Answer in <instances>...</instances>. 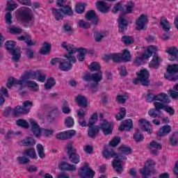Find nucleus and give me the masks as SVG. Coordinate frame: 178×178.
<instances>
[{"label": "nucleus", "mask_w": 178, "mask_h": 178, "mask_svg": "<svg viewBox=\"0 0 178 178\" xmlns=\"http://www.w3.org/2000/svg\"><path fill=\"white\" fill-rule=\"evenodd\" d=\"M97 122H98V114L94 113L89 118L88 123V127H89L88 136L90 138L95 137L99 133V130H102L105 136H108L112 133V124L108 120H102L99 126H94Z\"/></svg>", "instance_id": "obj_1"}, {"label": "nucleus", "mask_w": 178, "mask_h": 178, "mask_svg": "<svg viewBox=\"0 0 178 178\" xmlns=\"http://www.w3.org/2000/svg\"><path fill=\"white\" fill-rule=\"evenodd\" d=\"M61 46L64 49H66L68 54H65V58L60 61L59 69L63 72H69V70H72L73 63H76V57L73 54L77 52V49L73 44H67L66 42H63Z\"/></svg>", "instance_id": "obj_2"}, {"label": "nucleus", "mask_w": 178, "mask_h": 178, "mask_svg": "<svg viewBox=\"0 0 178 178\" xmlns=\"http://www.w3.org/2000/svg\"><path fill=\"white\" fill-rule=\"evenodd\" d=\"M15 16L18 23H24L25 26L34 24V13L29 7H21L15 12Z\"/></svg>", "instance_id": "obj_3"}, {"label": "nucleus", "mask_w": 178, "mask_h": 178, "mask_svg": "<svg viewBox=\"0 0 178 178\" xmlns=\"http://www.w3.org/2000/svg\"><path fill=\"white\" fill-rule=\"evenodd\" d=\"M29 122L24 120H17V126H20L24 129H29L31 127L35 137L40 138V130H41V127H40L38 122L33 118L29 119Z\"/></svg>", "instance_id": "obj_4"}, {"label": "nucleus", "mask_w": 178, "mask_h": 178, "mask_svg": "<svg viewBox=\"0 0 178 178\" xmlns=\"http://www.w3.org/2000/svg\"><path fill=\"white\" fill-rule=\"evenodd\" d=\"M112 157L114 158L113 161V169L118 175H122L123 172L122 161H126L127 157L123 156L121 153H116L113 149L112 150Z\"/></svg>", "instance_id": "obj_5"}, {"label": "nucleus", "mask_w": 178, "mask_h": 178, "mask_svg": "<svg viewBox=\"0 0 178 178\" xmlns=\"http://www.w3.org/2000/svg\"><path fill=\"white\" fill-rule=\"evenodd\" d=\"M26 74L24 72L20 76L19 79H17L16 78L10 77L8 79L6 83V87L8 88H11L12 87L17 88L19 90H23L26 87V85H24V83H26Z\"/></svg>", "instance_id": "obj_6"}, {"label": "nucleus", "mask_w": 178, "mask_h": 178, "mask_svg": "<svg viewBox=\"0 0 178 178\" xmlns=\"http://www.w3.org/2000/svg\"><path fill=\"white\" fill-rule=\"evenodd\" d=\"M51 13L56 20H62L63 15L65 16H73V8L70 6L65 5L62 7L60 10L56 8H51Z\"/></svg>", "instance_id": "obj_7"}, {"label": "nucleus", "mask_w": 178, "mask_h": 178, "mask_svg": "<svg viewBox=\"0 0 178 178\" xmlns=\"http://www.w3.org/2000/svg\"><path fill=\"white\" fill-rule=\"evenodd\" d=\"M147 102H154V101H160V102H163V104H169L170 102V99L165 93H160L159 95L153 94L151 90L148 91L147 95L146 97Z\"/></svg>", "instance_id": "obj_8"}, {"label": "nucleus", "mask_w": 178, "mask_h": 178, "mask_svg": "<svg viewBox=\"0 0 178 178\" xmlns=\"http://www.w3.org/2000/svg\"><path fill=\"white\" fill-rule=\"evenodd\" d=\"M154 108H152L149 110L148 115L150 118H153V119L158 118L161 119L163 116V113L161 111V109L165 110L166 105L163 104V103H161L159 102H154Z\"/></svg>", "instance_id": "obj_9"}, {"label": "nucleus", "mask_w": 178, "mask_h": 178, "mask_svg": "<svg viewBox=\"0 0 178 178\" xmlns=\"http://www.w3.org/2000/svg\"><path fill=\"white\" fill-rule=\"evenodd\" d=\"M6 48L8 51H10L13 62H19V59L22 56V52L19 49H15L16 47V42L12 40H8L6 42Z\"/></svg>", "instance_id": "obj_10"}, {"label": "nucleus", "mask_w": 178, "mask_h": 178, "mask_svg": "<svg viewBox=\"0 0 178 178\" xmlns=\"http://www.w3.org/2000/svg\"><path fill=\"white\" fill-rule=\"evenodd\" d=\"M158 51V47L156 46L150 45L147 47V51H145V54L142 55L140 57H136L134 63L136 66H141L143 65V60L144 59H148V58H151L152 56V54Z\"/></svg>", "instance_id": "obj_11"}, {"label": "nucleus", "mask_w": 178, "mask_h": 178, "mask_svg": "<svg viewBox=\"0 0 178 178\" xmlns=\"http://www.w3.org/2000/svg\"><path fill=\"white\" fill-rule=\"evenodd\" d=\"M155 165V161L152 160L147 161V164H145L144 168L140 170V173L143 178L148 177L150 173H152L153 175H156Z\"/></svg>", "instance_id": "obj_12"}, {"label": "nucleus", "mask_w": 178, "mask_h": 178, "mask_svg": "<svg viewBox=\"0 0 178 178\" xmlns=\"http://www.w3.org/2000/svg\"><path fill=\"white\" fill-rule=\"evenodd\" d=\"M178 64L168 65L167 67V74L164 75L166 80L170 81H176L178 80Z\"/></svg>", "instance_id": "obj_13"}, {"label": "nucleus", "mask_w": 178, "mask_h": 178, "mask_svg": "<svg viewBox=\"0 0 178 178\" xmlns=\"http://www.w3.org/2000/svg\"><path fill=\"white\" fill-rule=\"evenodd\" d=\"M32 106L33 102L30 101H26L23 103V107L20 106H17L15 108L11 110V112L15 116H17L18 115H22V113H29Z\"/></svg>", "instance_id": "obj_14"}, {"label": "nucleus", "mask_w": 178, "mask_h": 178, "mask_svg": "<svg viewBox=\"0 0 178 178\" xmlns=\"http://www.w3.org/2000/svg\"><path fill=\"white\" fill-rule=\"evenodd\" d=\"M25 77L27 80H36V81H40V83H44L47 76L40 71H32V72H25Z\"/></svg>", "instance_id": "obj_15"}, {"label": "nucleus", "mask_w": 178, "mask_h": 178, "mask_svg": "<svg viewBox=\"0 0 178 178\" xmlns=\"http://www.w3.org/2000/svg\"><path fill=\"white\" fill-rule=\"evenodd\" d=\"M83 80L85 81H94L95 83L90 86V88H97L98 87V83L102 80V72L98 71L97 73L91 75L86 74L83 76Z\"/></svg>", "instance_id": "obj_16"}, {"label": "nucleus", "mask_w": 178, "mask_h": 178, "mask_svg": "<svg viewBox=\"0 0 178 178\" xmlns=\"http://www.w3.org/2000/svg\"><path fill=\"white\" fill-rule=\"evenodd\" d=\"M78 175L80 178H94L95 172L90 168L88 163H85L83 166L80 168Z\"/></svg>", "instance_id": "obj_17"}, {"label": "nucleus", "mask_w": 178, "mask_h": 178, "mask_svg": "<svg viewBox=\"0 0 178 178\" xmlns=\"http://www.w3.org/2000/svg\"><path fill=\"white\" fill-rule=\"evenodd\" d=\"M111 1H112V0H98L95 2V6L98 12L106 14L111 9V5L108 4L106 2Z\"/></svg>", "instance_id": "obj_18"}, {"label": "nucleus", "mask_w": 178, "mask_h": 178, "mask_svg": "<svg viewBox=\"0 0 178 178\" xmlns=\"http://www.w3.org/2000/svg\"><path fill=\"white\" fill-rule=\"evenodd\" d=\"M136 74L140 80V83L145 87L149 86V72L147 70H141L139 72H136Z\"/></svg>", "instance_id": "obj_19"}, {"label": "nucleus", "mask_w": 178, "mask_h": 178, "mask_svg": "<svg viewBox=\"0 0 178 178\" xmlns=\"http://www.w3.org/2000/svg\"><path fill=\"white\" fill-rule=\"evenodd\" d=\"M169 56V60L171 62H177L178 63V49L176 47H170L165 50Z\"/></svg>", "instance_id": "obj_20"}, {"label": "nucleus", "mask_w": 178, "mask_h": 178, "mask_svg": "<svg viewBox=\"0 0 178 178\" xmlns=\"http://www.w3.org/2000/svg\"><path fill=\"white\" fill-rule=\"evenodd\" d=\"M148 23V18L147 15L142 14L140 15L139 18L136 21V30L141 31V30H146L147 26L145 24Z\"/></svg>", "instance_id": "obj_21"}, {"label": "nucleus", "mask_w": 178, "mask_h": 178, "mask_svg": "<svg viewBox=\"0 0 178 178\" xmlns=\"http://www.w3.org/2000/svg\"><path fill=\"white\" fill-rule=\"evenodd\" d=\"M133 120L127 119L122 121L120 127H118V130L120 131H130L131 130H133Z\"/></svg>", "instance_id": "obj_22"}, {"label": "nucleus", "mask_w": 178, "mask_h": 178, "mask_svg": "<svg viewBox=\"0 0 178 178\" xmlns=\"http://www.w3.org/2000/svg\"><path fill=\"white\" fill-rule=\"evenodd\" d=\"M85 19L88 21H92V23L95 25H97V24L99 22L98 19V15H97V13L94 10L88 11L85 15Z\"/></svg>", "instance_id": "obj_23"}, {"label": "nucleus", "mask_w": 178, "mask_h": 178, "mask_svg": "<svg viewBox=\"0 0 178 178\" xmlns=\"http://www.w3.org/2000/svg\"><path fill=\"white\" fill-rule=\"evenodd\" d=\"M147 149L151 151L152 155H158V149H162V145L155 140L150 142Z\"/></svg>", "instance_id": "obj_24"}, {"label": "nucleus", "mask_w": 178, "mask_h": 178, "mask_svg": "<svg viewBox=\"0 0 178 178\" xmlns=\"http://www.w3.org/2000/svg\"><path fill=\"white\" fill-rule=\"evenodd\" d=\"M154 54L153 55L152 60L150 61L149 67H155L156 69H158L163 59L156 54V51L152 53V54Z\"/></svg>", "instance_id": "obj_25"}, {"label": "nucleus", "mask_w": 178, "mask_h": 178, "mask_svg": "<svg viewBox=\"0 0 178 178\" xmlns=\"http://www.w3.org/2000/svg\"><path fill=\"white\" fill-rule=\"evenodd\" d=\"M59 169L60 170H68L69 172H74L77 167L74 164H70L67 162H62L58 165Z\"/></svg>", "instance_id": "obj_26"}, {"label": "nucleus", "mask_w": 178, "mask_h": 178, "mask_svg": "<svg viewBox=\"0 0 178 178\" xmlns=\"http://www.w3.org/2000/svg\"><path fill=\"white\" fill-rule=\"evenodd\" d=\"M75 102L77 103V105H79V106H81L82 108H87V105H88L87 97L81 95H78L75 97Z\"/></svg>", "instance_id": "obj_27"}, {"label": "nucleus", "mask_w": 178, "mask_h": 178, "mask_svg": "<svg viewBox=\"0 0 178 178\" xmlns=\"http://www.w3.org/2000/svg\"><path fill=\"white\" fill-rule=\"evenodd\" d=\"M160 26L162 27L163 31L165 33H168V31H170V29H172V25L168 21V19L165 17H162L160 19Z\"/></svg>", "instance_id": "obj_28"}, {"label": "nucleus", "mask_w": 178, "mask_h": 178, "mask_svg": "<svg viewBox=\"0 0 178 178\" xmlns=\"http://www.w3.org/2000/svg\"><path fill=\"white\" fill-rule=\"evenodd\" d=\"M119 32L120 33H124L126 30H127V20L123 18V15H120L119 21Z\"/></svg>", "instance_id": "obj_29"}, {"label": "nucleus", "mask_w": 178, "mask_h": 178, "mask_svg": "<svg viewBox=\"0 0 178 178\" xmlns=\"http://www.w3.org/2000/svg\"><path fill=\"white\" fill-rule=\"evenodd\" d=\"M24 84H26L32 92H37L40 91V86L35 81L26 80Z\"/></svg>", "instance_id": "obj_30"}, {"label": "nucleus", "mask_w": 178, "mask_h": 178, "mask_svg": "<svg viewBox=\"0 0 178 178\" xmlns=\"http://www.w3.org/2000/svg\"><path fill=\"white\" fill-rule=\"evenodd\" d=\"M133 9H134V3L132 1H129L122 7L121 12L125 15H128L133 12Z\"/></svg>", "instance_id": "obj_31"}, {"label": "nucleus", "mask_w": 178, "mask_h": 178, "mask_svg": "<svg viewBox=\"0 0 178 178\" xmlns=\"http://www.w3.org/2000/svg\"><path fill=\"white\" fill-rule=\"evenodd\" d=\"M140 126H142L143 130L147 131L149 134H152V130L149 129V121L142 118L138 121Z\"/></svg>", "instance_id": "obj_32"}, {"label": "nucleus", "mask_w": 178, "mask_h": 178, "mask_svg": "<svg viewBox=\"0 0 178 178\" xmlns=\"http://www.w3.org/2000/svg\"><path fill=\"white\" fill-rule=\"evenodd\" d=\"M170 131H172V127L170 125H164L158 131L157 136L159 137H165V136H168Z\"/></svg>", "instance_id": "obj_33"}, {"label": "nucleus", "mask_w": 178, "mask_h": 178, "mask_svg": "<svg viewBox=\"0 0 178 178\" xmlns=\"http://www.w3.org/2000/svg\"><path fill=\"white\" fill-rule=\"evenodd\" d=\"M103 156L106 158V159H109V158L112 156V140L109 142L108 145L104 147L103 150Z\"/></svg>", "instance_id": "obj_34"}, {"label": "nucleus", "mask_w": 178, "mask_h": 178, "mask_svg": "<svg viewBox=\"0 0 178 178\" xmlns=\"http://www.w3.org/2000/svg\"><path fill=\"white\" fill-rule=\"evenodd\" d=\"M19 8V5L16 1L13 0H8L6 2V10L8 12H13V10H15V9H17Z\"/></svg>", "instance_id": "obj_35"}, {"label": "nucleus", "mask_w": 178, "mask_h": 178, "mask_svg": "<svg viewBox=\"0 0 178 178\" xmlns=\"http://www.w3.org/2000/svg\"><path fill=\"white\" fill-rule=\"evenodd\" d=\"M87 6V3L84 2H79L75 5V12L78 13V15H81L84 13L86 10V8Z\"/></svg>", "instance_id": "obj_36"}, {"label": "nucleus", "mask_w": 178, "mask_h": 178, "mask_svg": "<svg viewBox=\"0 0 178 178\" xmlns=\"http://www.w3.org/2000/svg\"><path fill=\"white\" fill-rule=\"evenodd\" d=\"M20 145L24 147H31L35 145V140L32 137H28L19 142Z\"/></svg>", "instance_id": "obj_37"}, {"label": "nucleus", "mask_w": 178, "mask_h": 178, "mask_svg": "<svg viewBox=\"0 0 178 178\" xmlns=\"http://www.w3.org/2000/svg\"><path fill=\"white\" fill-rule=\"evenodd\" d=\"M169 143L172 147L178 145V131H175L169 138Z\"/></svg>", "instance_id": "obj_38"}, {"label": "nucleus", "mask_w": 178, "mask_h": 178, "mask_svg": "<svg viewBox=\"0 0 178 178\" xmlns=\"http://www.w3.org/2000/svg\"><path fill=\"white\" fill-rule=\"evenodd\" d=\"M69 159L70 162L72 163H75V165H77V163H80V154H77V152H74L73 153H71L68 155Z\"/></svg>", "instance_id": "obj_39"}, {"label": "nucleus", "mask_w": 178, "mask_h": 178, "mask_svg": "<svg viewBox=\"0 0 178 178\" xmlns=\"http://www.w3.org/2000/svg\"><path fill=\"white\" fill-rule=\"evenodd\" d=\"M36 151L40 159H44V158H45V149L44 148V145L38 144L36 145Z\"/></svg>", "instance_id": "obj_40"}, {"label": "nucleus", "mask_w": 178, "mask_h": 178, "mask_svg": "<svg viewBox=\"0 0 178 178\" xmlns=\"http://www.w3.org/2000/svg\"><path fill=\"white\" fill-rule=\"evenodd\" d=\"M121 59L122 62H130V60H131L130 51L127 49H124L122 54H121Z\"/></svg>", "instance_id": "obj_41"}, {"label": "nucleus", "mask_w": 178, "mask_h": 178, "mask_svg": "<svg viewBox=\"0 0 178 178\" xmlns=\"http://www.w3.org/2000/svg\"><path fill=\"white\" fill-rule=\"evenodd\" d=\"M54 133H55V130L52 129L41 128L40 130V137H41V134L43 137H49V136H52Z\"/></svg>", "instance_id": "obj_42"}, {"label": "nucleus", "mask_w": 178, "mask_h": 178, "mask_svg": "<svg viewBox=\"0 0 178 178\" xmlns=\"http://www.w3.org/2000/svg\"><path fill=\"white\" fill-rule=\"evenodd\" d=\"M127 113V110H126V108L124 107L120 108V112L118 113L115 115L116 120H123V119L126 118Z\"/></svg>", "instance_id": "obj_43"}, {"label": "nucleus", "mask_w": 178, "mask_h": 178, "mask_svg": "<svg viewBox=\"0 0 178 178\" xmlns=\"http://www.w3.org/2000/svg\"><path fill=\"white\" fill-rule=\"evenodd\" d=\"M3 97H8V89L3 87L0 88V106L5 104V98Z\"/></svg>", "instance_id": "obj_44"}, {"label": "nucleus", "mask_w": 178, "mask_h": 178, "mask_svg": "<svg viewBox=\"0 0 178 178\" xmlns=\"http://www.w3.org/2000/svg\"><path fill=\"white\" fill-rule=\"evenodd\" d=\"M24 154L26 156L31 158V159H37V153H35V149H34V148L26 149Z\"/></svg>", "instance_id": "obj_45"}, {"label": "nucleus", "mask_w": 178, "mask_h": 178, "mask_svg": "<svg viewBox=\"0 0 178 178\" xmlns=\"http://www.w3.org/2000/svg\"><path fill=\"white\" fill-rule=\"evenodd\" d=\"M121 41L125 45H131V44H134V38L133 36L124 35L122 37Z\"/></svg>", "instance_id": "obj_46"}, {"label": "nucleus", "mask_w": 178, "mask_h": 178, "mask_svg": "<svg viewBox=\"0 0 178 178\" xmlns=\"http://www.w3.org/2000/svg\"><path fill=\"white\" fill-rule=\"evenodd\" d=\"M51 51V44L44 42L40 51L42 55H47Z\"/></svg>", "instance_id": "obj_47"}, {"label": "nucleus", "mask_w": 178, "mask_h": 178, "mask_svg": "<svg viewBox=\"0 0 178 178\" xmlns=\"http://www.w3.org/2000/svg\"><path fill=\"white\" fill-rule=\"evenodd\" d=\"M76 48V52L79 51V55H78V60H80V62H83L84 60V58H86V54H87V49H77Z\"/></svg>", "instance_id": "obj_48"}, {"label": "nucleus", "mask_w": 178, "mask_h": 178, "mask_svg": "<svg viewBox=\"0 0 178 178\" xmlns=\"http://www.w3.org/2000/svg\"><path fill=\"white\" fill-rule=\"evenodd\" d=\"M55 84H56L55 79H54V78H49L44 83V88L45 90H51V88H52Z\"/></svg>", "instance_id": "obj_49"}, {"label": "nucleus", "mask_w": 178, "mask_h": 178, "mask_svg": "<svg viewBox=\"0 0 178 178\" xmlns=\"http://www.w3.org/2000/svg\"><path fill=\"white\" fill-rule=\"evenodd\" d=\"M118 149L122 152V155H123V154L124 155H129L130 154H131V148H130L129 146L126 145H123L122 146L118 147Z\"/></svg>", "instance_id": "obj_50"}, {"label": "nucleus", "mask_w": 178, "mask_h": 178, "mask_svg": "<svg viewBox=\"0 0 178 178\" xmlns=\"http://www.w3.org/2000/svg\"><path fill=\"white\" fill-rule=\"evenodd\" d=\"M61 110L63 113H65V115H69V113L72 112V109H70V107H69V106L67 105V102L66 101L63 102Z\"/></svg>", "instance_id": "obj_51"}, {"label": "nucleus", "mask_w": 178, "mask_h": 178, "mask_svg": "<svg viewBox=\"0 0 178 178\" xmlns=\"http://www.w3.org/2000/svg\"><path fill=\"white\" fill-rule=\"evenodd\" d=\"M77 26L81 29H90L91 24L89 22L84 21V19H79L77 22Z\"/></svg>", "instance_id": "obj_52"}, {"label": "nucleus", "mask_w": 178, "mask_h": 178, "mask_svg": "<svg viewBox=\"0 0 178 178\" xmlns=\"http://www.w3.org/2000/svg\"><path fill=\"white\" fill-rule=\"evenodd\" d=\"M89 69L91 72H99L101 69V65L97 62H93L89 65Z\"/></svg>", "instance_id": "obj_53"}, {"label": "nucleus", "mask_w": 178, "mask_h": 178, "mask_svg": "<svg viewBox=\"0 0 178 178\" xmlns=\"http://www.w3.org/2000/svg\"><path fill=\"white\" fill-rule=\"evenodd\" d=\"M64 124L68 128L73 127L74 124V120L72 117H67L65 119Z\"/></svg>", "instance_id": "obj_54"}, {"label": "nucleus", "mask_w": 178, "mask_h": 178, "mask_svg": "<svg viewBox=\"0 0 178 178\" xmlns=\"http://www.w3.org/2000/svg\"><path fill=\"white\" fill-rule=\"evenodd\" d=\"M112 59L113 61L115 62V63H120L123 62L122 60V54L119 53H113L112 54Z\"/></svg>", "instance_id": "obj_55"}, {"label": "nucleus", "mask_w": 178, "mask_h": 178, "mask_svg": "<svg viewBox=\"0 0 178 178\" xmlns=\"http://www.w3.org/2000/svg\"><path fill=\"white\" fill-rule=\"evenodd\" d=\"M12 19H13L12 13L8 11L5 13L4 20L6 24H8V26H10V24H12Z\"/></svg>", "instance_id": "obj_56"}, {"label": "nucleus", "mask_w": 178, "mask_h": 178, "mask_svg": "<svg viewBox=\"0 0 178 178\" xmlns=\"http://www.w3.org/2000/svg\"><path fill=\"white\" fill-rule=\"evenodd\" d=\"M134 139L136 143H140L144 140V136L141 134V132L138 130V131L134 135Z\"/></svg>", "instance_id": "obj_57"}, {"label": "nucleus", "mask_w": 178, "mask_h": 178, "mask_svg": "<svg viewBox=\"0 0 178 178\" xmlns=\"http://www.w3.org/2000/svg\"><path fill=\"white\" fill-rule=\"evenodd\" d=\"M122 143V138L120 136H114L112 139V147H118Z\"/></svg>", "instance_id": "obj_58"}, {"label": "nucleus", "mask_w": 178, "mask_h": 178, "mask_svg": "<svg viewBox=\"0 0 178 178\" xmlns=\"http://www.w3.org/2000/svg\"><path fill=\"white\" fill-rule=\"evenodd\" d=\"M22 31V28L16 27V26H12L9 29V33H10V34H20Z\"/></svg>", "instance_id": "obj_59"}, {"label": "nucleus", "mask_w": 178, "mask_h": 178, "mask_svg": "<svg viewBox=\"0 0 178 178\" xmlns=\"http://www.w3.org/2000/svg\"><path fill=\"white\" fill-rule=\"evenodd\" d=\"M129 98L127 95H118L117 96V102L118 104H125Z\"/></svg>", "instance_id": "obj_60"}, {"label": "nucleus", "mask_w": 178, "mask_h": 178, "mask_svg": "<svg viewBox=\"0 0 178 178\" xmlns=\"http://www.w3.org/2000/svg\"><path fill=\"white\" fill-rule=\"evenodd\" d=\"M17 161L18 163H21L22 165L29 163V162H30V159H29V158L26 157L25 156L18 157L17 159Z\"/></svg>", "instance_id": "obj_61"}, {"label": "nucleus", "mask_w": 178, "mask_h": 178, "mask_svg": "<svg viewBox=\"0 0 178 178\" xmlns=\"http://www.w3.org/2000/svg\"><path fill=\"white\" fill-rule=\"evenodd\" d=\"M105 33H95L94 34V38H95V40L97 42H99V41H101L104 37H105Z\"/></svg>", "instance_id": "obj_62"}, {"label": "nucleus", "mask_w": 178, "mask_h": 178, "mask_svg": "<svg viewBox=\"0 0 178 178\" xmlns=\"http://www.w3.org/2000/svg\"><path fill=\"white\" fill-rule=\"evenodd\" d=\"M83 151L87 155L91 154L93 151L92 146L90 145L83 146Z\"/></svg>", "instance_id": "obj_63"}, {"label": "nucleus", "mask_w": 178, "mask_h": 178, "mask_svg": "<svg viewBox=\"0 0 178 178\" xmlns=\"http://www.w3.org/2000/svg\"><path fill=\"white\" fill-rule=\"evenodd\" d=\"M56 138H57L58 140H67L66 132L63 131V132L58 133L56 135Z\"/></svg>", "instance_id": "obj_64"}]
</instances>
